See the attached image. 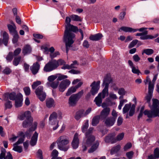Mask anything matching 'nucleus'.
<instances>
[{
	"label": "nucleus",
	"mask_w": 159,
	"mask_h": 159,
	"mask_svg": "<svg viewBox=\"0 0 159 159\" xmlns=\"http://www.w3.org/2000/svg\"><path fill=\"white\" fill-rule=\"evenodd\" d=\"M46 104L48 107L51 108L54 106V100L52 98L47 99L46 100Z\"/></svg>",
	"instance_id": "nucleus-29"
},
{
	"label": "nucleus",
	"mask_w": 159,
	"mask_h": 159,
	"mask_svg": "<svg viewBox=\"0 0 159 159\" xmlns=\"http://www.w3.org/2000/svg\"><path fill=\"white\" fill-rule=\"evenodd\" d=\"M41 84V82L39 81H37L34 82L32 85V89H35L38 86L40 85Z\"/></svg>",
	"instance_id": "nucleus-53"
},
{
	"label": "nucleus",
	"mask_w": 159,
	"mask_h": 159,
	"mask_svg": "<svg viewBox=\"0 0 159 159\" xmlns=\"http://www.w3.org/2000/svg\"><path fill=\"white\" fill-rule=\"evenodd\" d=\"M100 81H98L97 82L93 81L90 85L92 87L90 92L92 95H94L98 93V91L100 88Z\"/></svg>",
	"instance_id": "nucleus-9"
},
{
	"label": "nucleus",
	"mask_w": 159,
	"mask_h": 159,
	"mask_svg": "<svg viewBox=\"0 0 159 159\" xmlns=\"http://www.w3.org/2000/svg\"><path fill=\"white\" fill-rule=\"evenodd\" d=\"M13 35V38L12 39V42L13 43H16L18 41V38H19V35L18 34L17 32L16 33L12 34Z\"/></svg>",
	"instance_id": "nucleus-50"
},
{
	"label": "nucleus",
	"mask_w": 159,
	"mask_h": 159,
	"mask_svg": "<svg viewBox=\"0 0 159 159\" xmlns=\"http://www.w3.org/2000/svg\"><path fill=\"white\" fill-rule=\"evenodd\" d=\"M148 82H149L148 88L149 87V86H150L151 87H152V89L153 90L154 84H152L151 80L149 77L148 76H147L146 80L144 81V82L145 84H146Z\"/></svg>",
	"instance_id": "nucleus-47"
},
{
	"label": "nucleus",
	"mask_w": 159,
	"mask_h": 159,
	"mask_svg": "<svg viewBox=\"0 0 159 159\" xmlns=\"http://www.w3.org/2000/svg\"><path fill=\"white\" fill-rule=\"evenodd\" d=\"M131 106V103L125 104L123 109V113L124 114L127 113L130 109Z\"/></svg>",
	"instance_id": "nucleus-35"
},
{
	"label": "nucleus",
	"mask_w": 159,
	"mask_h": 159,
	"mask_svg": "<svg viewBox=\"0 0 159 159\" xmlns=\"http://www.w3.org/2000/svg\"><path fill=\"white\" fill-rule=\"evenodd\" d=\"M152 102L151 110H146L143 112L144 115H147L149 118L159 117V101L157 99H153Z\"/></svg>",
	"instance_id": "nucleus-2"
},
{
	"label": "nucleus",
	"mask_w": 159,
	"mask_h": 159,
	"mask_svg": "<svg viewBox=\"0 0 159 159\" xmlns=\"http://www.w3.org/2000/svg\"><path fill=\"white\" fill-rule=\"evenodd\" d=\"M71 18L70 17H66L65 21L66 24L65 26V30L63 36V41L66 43L67 53L69 48L72 46V45L74 42L73 39L75 37V35L72 32H75L78 30L77 27L70 24Z\"/></svg>",
	"instance_id": "nucleus-1"
},
{
	"label": "nucleus",
	"mask_w": 159,
	"mask_h": 159,
	"mask_svg": "<svg viewBox=\"0 0 159 159\" xmlns=\"http://www.w3.org/2000/svg\"><path fill=\"white\" fill-rule=\"evenodd\" d=\"M86 140L85 144L87 146H90L95 139V137L93 135L85 136Z\"/></svg>",
	"instance_id": "nucleus-19"
},
{
	"label": "nucleus",
	"mask_w": 159,
	"mask_h": 159,
	"mask_svg": "<svg viewBox=\"0 0 159 159\" xmlns=\"http://www.w3.org/2000/svg\"><path fill=\"white\" fill-rule=\"evenodd\" d=\"M76 88L75 87H72L69 88L66 94V96H69L71 94L75 92L76 90Z\"/></svg>",
	"instance_id": "nucleus-36"
},
{
	"label": "nucleus",
	"mask_w": 159,
	"mask_h": 159,
	"mask_svg": "<svg viewBox=\"0 0 159 159\" xmlns=\"http://www.w3.org/2000/svg\"><path fill=\"white\" fill-rule=\"evenodd\" d=\"M21 51V49L19 48H17L13 52V55L14 56H16L19 55L20 52Z\"/></svg>",
	"instance_id": "nucleus-63"
},
{
	"label": "nucleus",
	"mask_w": 159,
	"mask_h": 159,
	"mask_svg": "<svg viewBox=\"0 0 159 159\" xmlns=\"http://www.w3.org/2000/svg\"><path fill=\"white\" fill-rule=\"evenodd\" d=\"M134 154V153L133 151H130L127 152L126 155L129 159H131L133 156Z\"/></svg>",
	"instance_id": "nucleus-57"
},
{
	"label": "nucleus",
	"mask_w": 159,
	"mask_h": 159,
	"mask_svg": "<svg viewBox=\"0 0 159 159\" xmlns=\"http://www.w3.org/2000/svg\"><path fill=\"white\" fill-rule=\"evenodd\" d=\"M7 27L10 33L12 34L17 32L16 30V27L14 24H13V25H8Z\"/></svg>",
	"instance_id": "nucleus-27"
},
{
	"label": "nucleus",
	"mask_w": 159,
	"mask_h": 159,
	"mask_svg": "<svg viewBox=\"0 0 159 159\" xmlns=\"http://www.w3.org/2000/svg\"><path fill=\"white\" fill-rule=\"evenodd\" d=\"M100 118L99 116H97L94 117L92 121V125L94 126H96L99 122Z\"/></svg>",
	"instance_id": "nucleus-30"
},
{
	"label": "nucleus",
	"mask_w": 159,
	"mask_h": 159,
	"mask_svg": "<svg viewBox=\"0 0 159 159\" xmlns=\"http://www.w3.org/2000/svg\"><path fill=\"white\" fill-rule=\"evenodd\" d=\"M31 115V112L29 111H27L25 112V113L20 115L19 116V119L21 120H23L25 118L26 119L27 117L30 116Z\"/></svg>",
	"instance_id": "nucleus-34"
},
{
	"label": "nucleus",
	"mask_w": 159,
	"mask_h": 159,
	"mask_svg": "<svg viewBox=\"0 0 159 159\" xmlns=\"http://www.w3.org/2000/svg\"><path fill=\"white\" fill-rule=\"evenodd\" d=\"M120 146L118 145L116 146L113 147L111 150V154L112 155L117 152L120 149Z\"/></svg>",
	"instance_id": "nucleus-38"
},
{
	"label": "nucleus",
	"mask_w": 159,
	"mask_h": 159,
	"mask_svg": "<svg viewBox=\"0 0 159 159\" xmlns=\"http://www.w3.org/2000/svg\"><path fill=\"white\" fill-rule=\"evenodd\" d=\"M108 87L107 86H105L104 89L102 90V98H105L106 94H107V95L108 93Z\"/></svg>",
	"instance_id": "nucleus-41"
},
{
	"label": "nucleus",
	"mask_w": 159,
	"mask_h": 159,
	"mask_svg": "<svg viewBox=\"0 0 159 159\" xmlns=\"http://www.w3.org/2000/svg\"><path fill=\"white\" fill-rule=\"evenodd\" d=\"M99 145V142L98 141H96L95 143L91 146V148L88 150L89 153H91L95 151L98 148Z\"/></svg>",
	"instance_id": "nucleus-26"
},
{
	"label": "nucleus",
	"mask_w": 159,
	"mask_h": 159,
	"mask_svg": "<svg viewBox=\"0 0 159 159\" xmlns=\"http://www.w3.org/2000/svg\"><path fill=\"white\" fill-rule=\"evenodd\" d=\"M148 90V94L144 98V100L146 101L145 103H147L149 104V106L150 105V101L152 98V93L153 90L152 89V87L149 86Z\"/></svg>",
	"instance_id": "nucleus-12"
},
{
	"label": "nucleus",
	"mask_w": 159,
	"mask_h": 159,
	"mask_svg": "<svg viewBox=\"0 0 159 159\" xmlns=\"http://www.w3.org/2000/svg\"><path fill=\"white\" fill-rule=\"evenodd\" d=\"M33 119L31 117V115H30V116L27 118L25 120H24L22 124V126L24 128H27L30 126L32 124Z\"/></svg>",
	"instance_id": "nucleus-11"
},
{
	"label": "nucleus",
	"mask_w": 159,
	"mask_h": 159,
	"mask_svg": "<svg viewBox=\"0 0 159 159\" xmlns=\"http://www.w3.org/2000/svg\"><path fill=\"white\" fill-rule=\"evenodd\" d=\"M126 93V91L123 88H120L118 90V93L120 95L124 96L125 94Z\"/></svg>",
	"instance_id": "nucleus-56"
},
{
	"label": "nucleus",
	"mask_w": 159,
	"mask_h": 159,
	"mask_svg": "<svg viewBox=\"0 0 159 159\" xmlns=\"http://www.w3.org/2000/svg\"><path fill=\"white\" fill-rule=\"evenodd\" d=\"M112 81V79L109 75H107L104 77L103 80V85L109 87V84Z\"/></svg>",
	"instance_id": "nucleus-20"
},
{
	"label": "nucleus",
	"mask_w": 159,
	"mask_h": 159,
	"mask_svg": "<svg viewBox=\"0 0 159 159\" xmlns=\"http://www.w3.org/2000/svg\"><path fill=\"white\" fill-rule=\"evenodd\" d=\"M120 29L125 32H134V29L129 27L122 26L120 28Z\"/></svg>",
	"instance_id": "nucleus-42"
},
{
	"label": "nucleus",
	"mask_w": 159,
	"mask_h": 159,
	"mask_svg": "<svg viewBox=\"0 0 159 159\" xmlns=\"http://www.w3.org/2000/svg\"><path fill=\"white\" fill-rule=\"evenodd\" d=\"M67 78L68 76L67 75L60 74L59 75V76L58 77L57 80L58 81Z\"/></svg>",
	"instance_id": "nucleus-58"
},
{
	"label": "nucleus",
	"mask_w": 159,
	"mask_h": 159,
	"mask_svg": "<svg viewBox=\"0 0 159 159\" xmlns=\"http://www.w3.org/2000/svg\"><path fill=\"white\" fill-rule=\"evenodd\" d=\"M40 65L38 61L34 63L32 66H30V69L32 73L34 75L37 74L39 70Z\"/></svg>",
	"instance_id": "nucleus-13"
},
{
	"label": "nucleus",
	"mask_w": 159,
	"mask_h": 159,
	"mask_svg": "<svg viewBox=\"0 0 159 159\" xmlns=\"http://www.w3.org/2000/svg\"><path fill=\"white\" fill-rule=\"evenodd\" d=\"M21 59V57L19 56L17 57H15L13 61V64L15 66H17Z\"/></svg>",
	"instance_id": "nucleus-39"
},
{
	"label": "nucleus",
	"mask_w": 159,
	"mask_h": 159,
	"mask_svg": "<svg viewBox=\"0 0 159 159\" xmlns=\"http://www.w3.org/2000/svg\"><path fill=\"white\" fill-rule=\"evenodd\" d=\"M110 109L109 107H106L104 108L101 112L100 116V118L102 119H104L108 116L110 113Z\"/></svg>",
	"instance_id": "nucleus-18"
},
{
	"label": "nucleus",
	"mask_w": 159,
	"mask_h": 159,
	"mask_svg": "<svg viewBox=\"0 0 159 159\" xmlns=\"http://www.w3.org/2000/svg\"><path fill=\"white\" fill-rule=\"evenodd\" d=\"M58 148L61 150L66 151L69 147L66 145L69 143V140L68 137L65 135L60 137L57 141Z\"/></svg>",
	"instance_id": "nucleus-3"
},
{
	"label": "nucleus",
	"mask_w": 159,
	"mask_h": 159,
	"mask_svg": "<svg viewBox=\"0 0 159 159\" xmlns=\"http://www.w3.org/2000/svg\"><path fill=\"white\" fill-rule=\"evenodd\" d=\"M47 84L48 86H50L53 89H56L59 84V82L57 80H56L52 82H47Z\"/></svg>",
	"instance_id": "nucleus-31"
},
{
	"label": "nucleus",
	"mask_w": 159,
	"mask_h": 159,
	"mask_svg": "<svg viewBox=\"0 0 159 159\" xmlns=\"http://www.w3.org/2000/svg\"><path fill=\"white\" fill-rule=\"evenodd\" d=\"M148 31L145 30L141 33H137L136 35L137 36H141L140 39L142 40H145L148 39H152L155 38L158 36V34H156L154 36L152 35H147Z\"/></svg>",
	"instance_id": "nucleus-8"
},
{
	"label": "nucleus",
	"mask_w": 159,
	"mask_h": 159,
	"mask_svg": "<svg viewBox=\"0 0 159 159\" xmlns=\"http://www.w3.org/2000/svg\"><path fill=\"white\" fill-rule=\"evenodd\" d=\"M23 100L22 95L21 93L17 94L16 99L15 100V106L18 107L21 106Z\"/></svg>",
	"instance_id": "nucleus-16"
},
{
	"label": "nucleus",
	"mask_w": 159,
	"mask_h": 159,
	"mask_svg": "<svg viewBox=\"0 0 159 159\" xmlns=\"http://www.w3.org/2000/svg\"><path fill=\"white\" fill-rule=\"evenodd\" d=\"M55 62L57 65V68L58 66L59 65H63L65 64V62L64 61V60L60 59H59L57 61L55 60H53Z\"/></svg>",
	"instance_id": "nucleus-44"
},
{
	"label": "nucleus",
	"mask_w": 159,
	"mask_h": 159,
	"mask_svg": "<svg viewBox=\"0 0 159 159\" xmlns=\"http://www.w3.org/2000/svg\"><path fill=\"white\" fill-rule=\"evenodd\" d=\"M6 150L3 148H2L1 150V153L0 154V159H4L6 157Z\"/></svg>",
	"instance_id": "nucleus-48"
},
{
	"label": "nucleus",
	"mask_w": 159,
	"mask_h": 159,
	"mask_svg": "<svg viewBox=\"0 0 159 159\" xmlns=\"http://www.w3.org/2000/svg\"><path fill=\"white\" fill-rule=\"evenodd\" d=\"M79 144V139L78 138V134L76 133L75 134L73 141L71 143V145L73 148L74 149H76L78 148Z\"/></svg>",
	"instance_id": "nucleus-14"
},
{
	"label": "nucleus",
	"mask_w": 159,
	"mask_h": 159,
	"mask_svg": "<svg viewBox=\"0 0 159 159\" xmlns=\"http://www.w3.org/2000/svg\"><path fill=\"white\" fill-rule=\"evenodd\" d=\"M124 135V133H122L119 134L117 136L116 138V141H120L122 140L123 138Z\"/></svg>",
	"instance_id": "nucleus-62"
},
{
	"label": "nucleus",
	"mask_w": 159,
	"mask_h": 159,
	"mask_svg": "<svg viewBox=\"0 0 159 159\" xmlns=\"http://www.w3.org/2000/svg\"><path fill=\"white\" fill-rule=\"evenodd\" d=\"M9 35L6 32H4L3 34V43L5 45L7 46L9 40Z\"/></svg>",
	"instance_id": "nucleus-32"
},
{
	"label": "nucleus",
	"mask_w": 159,
	"mask_h": 159,
	"mask_svg": "<svg viewBox=\"0 0 159 159\" xmlns=\"http://www.w3.org/2000/svg\"><path fill=\"white\" fill-rule=\"evenodd\" d=\"M38 135V134L36 132H35L33 135L30 142V145L31 146H34L36 144L37 141Z\"/></svg>",
	"instance_id": "nucleus-21"
},
{
	"label": "nucleus",
	"mask_w": 159,
	"mask_h": 159,
	"mask_svg": "<svg viewBox=\"0 0 159 159\" xmlns=\"http://www.w3.org/2000/svg\"><path fill=\"white\" fill-rule=\"evenodd\" d=\"M115 134H109L105 139V141L107 143L111 142L112 143L116 142V140L115 138Z\"/></svg>",
	"instance_id": "nucleus-17"
},
{
	"label": "nucleus",
	"mask_w": 159,
	"mask_h": 159,
	"mask_svg": "<svg viewBox=\"0 0 159 159\" xmlns=\"http://www.w3.org/2000/svg\"><path fill=\"white\" fill-rule=\"evenodd\" d=\"M154 52V51L152 49H144L142 53V55L144 53L148 55H150L152 54Z\"/></svg>",
	"instance_id": "nucleus-40"
},
{
	"label": "nucleus",
	"mask_w": 159,
	"mask_h": 159,
	"mask_svg": "<svg viewBox=\"0 0 159 159\" xmlns=\"http://www.w3.org/2000/svg\"><path fill=\"white\" fill-rule=\"evenodd\" d=\"M35 93L40 101L43 102L45 100L46 95V93L43 91V86H39L36 89Z\"/></svg>",
	"instance_id": "nucleus-6"
},
{
	"label": "nucleus",
	"mask_w": 159,
	"mask_h": 159,
	"mask_svg": "<svg viewBox=\"0 0 159 159\" xmlns=\"http://www.w3.org/2000/svg\"><path fill=\"white\" fill-rule=\"evenodd\" d=\"M84 110H80L77 111L75 117V118L77 120H79L84 115Z\"/></svg>",
	"instance_id": "nucleus-33"
},
{
	"label": "nucleus",
	"mask_w": 159,
	"mask_h": 159,
	"mask_svg": "<svg viewBox=\"0 0 159 159\" xmlns=\"http://www.w3.org/2000/svg\"><path fill=\"white\" fill-rule=\"evenodd\" d=\"M5 110H7V109L11 108L12 106V104L11 102L10 101H8L5 103Z\"/></svg>",
	"instance_id": "nucleus-49"
},
{
	"label": "nucleus",
	"mask_w": 159,
	"mask_h": 159,
	"mask_svg": "<svg viewBox=\"0 0 159 159\" xmlns=\"http://www.w3.org/2000/svg\"><path fill=\"white\" fill-rule=\"evenodd\" d=\"M70 17L73 20L75 21H81L80 17L77 15H72L70 16Z\"/></svg>",
	"instance_id": "nucleus-43"
},
{
	"label": "nucleus",
	"mask_w": 159,
	"mask_h": 159,
	"mask_svg": "<svg viewBox=\"0 0 159 159\" xmlns=\"http://www.w3.org/2000/svg\"><path fill=\"white\" fill-rule=\"evenodd\" d=\"M57 78V77L54 75H52L49 76L48 77V80L49 81L48 82L51 83L52 82L54 81Z\"/></svg>",
	"instance_id": "nucleus-59"
},
{
	"label": "nucleus",
	"mask_w": 159,
	"mask_h": 159,
	"mask_svg": "<svg viewBox=\"0 0 159 159\" xmlns=\"http://www.w3.org/2000/svg\"><path fill=\"white\" fill-rule=\"evenodd\" d=\"M37 123L35 122L34 123L33 125H32V126L29 129V131H26L25 134V136H29L30 134V131H34L37 128Z\"/></svg>",
	"instance_id": "nucleus-28"
},
{
	"label": "nucleus",
	"mask_w": 159,
	"mask_h": 159,
	"mask_svg": "<svg viewBox=\"0 0 159 159\" xmlns=\"http://www.w3.org/2000/svg\"><path fill=\"white\" fill-rule=\"evenodd\" d=\"M5 98L4 99V101H7L8 98H6L7 97H8L9 99L10 100H15L16 99V97L17 95L16 94V93L14 92H12L10 93L8 96L7 94H5Z\"/></svg>",
	"instance_id": "nucleus-24"
},
{
	"label": "nucleus",
	"mask_w": 159,
	"mask_h": 159,
	"mask_svg": "<svg viewBox=\"0 0 159 159\" xmlns=\"http://www.w3.org/2000/svg\"><path fill=\"white\" fill-rule=\"evenodd\" d=\"M57 66L56 63L53 60H52L45 64L43 70L46 72H51L57 69Z\"/></svg>",
	"instance_id": "nucleus-7"
},
{
	"label": "nucleus",
	"mask_w": 159,
	"mask_h": 159,
	"mask_svg": "<svg viewBox=\"0 0 159 159\" xmlns=\"http://www.w3.org/2000/svg\"><path fill=\"white\" fill-rule=\"evenodd\" d=\"M13 148L12 150L18 152L20 153L22 152L23 149L22 147L21 146H18V145H13Z\"/></svg>",
	"instance_id": "nucleus-37"
},
{
	"label": "nucleus",
	"mask_w": 159,
	"mask_h": 159,
	"mask_svg": "<svg viewBox=\"0 0 159 159\" xmlns=\"http://www.w3.org/2000/svg\"><path fill=\"white\" fill-rule=\"evenodd\" d=\"M89 127V121L86 120V122L82 127V131L84 133L87 130V129Z\"/></svg>",
	"instance_id": "nucleus-45"
},
{
	"label": "nucleus",
	"mask_w": 159,
	"mask_h": 159,
	"mask_svg": "<svg viewBox=\"0 0 159 159\" xmlns=\"http://www.w3.org/2000/svg\"><path fill=\"white\" fill-rule=\"evenodd\" d=\"M102 93H100L95 99L94 101L95 102L96 105L98 107H100L101 105L102 102Z\"/></svg>",
	"instance_id": "nucleus-23"
},
{
	"label": "nucleus",
	"mask_w": 159,
	"mask_h": 159,
	"mask_svg": "<svg viewBox=\"0 0 159 159\" xmlns=\"http://www.w3.org/2000/svg\"><path fill=\"white\" fill-rule=\"evenodd\" d=\"M83 94V90H82L77 93L72 94L69 97L68 100V103L69 106L72 107L75 106Z\"/></svg>",
	"instance_id": "nucleus-4"
},
{
	"label": "nucleus",
	"mask_w": 159,
	"mask_h": 159,
	"mask_svg": "<svg viewBox=\"0 0 159 159\" xmlns=\"http://www.w3.org/2000/svg\"><path fill=\"white\" fill-rule=\"evenodd\" d=\"M14 55L12 52H9L8 54L7 55V57H6V59L8 61H11L13 58Z\"/></svg>",
	"instance_id": "nucleus-46"
},
{
	"label": "nucleus",
	"mask_w": 159,
	"mask_h": 159,
	"mask_svg": "<svg viewBox=\"0 0 159 159\" xmlns=\"http://www.w3.org/2000/svg\"><path fill=\"white\" fill-rule=\"evenodd\" d=\"M93 128L90 127L87 131V132L85 133V136H89L92 135H91V134L93 132Z\"/></svg>",
	"instance_id": "nucleus-60"
},
{
	"label": "nucleus",
	"mask_w": 159,
	"mask_h": 159,
	"mask_svg": "<svg viewBox=\"0 0 159 159\" xmlns=\"http://www.w3.org/2000/svg\"><path fill=\"white\" fill-rule=\"evenodd\" d=\"M24 91L26 96H29L30 94V89L29 87H25L23 88Z\"/></svg>",
	"instance_id": "nucleus-52"
},
{
	"label": "nucleus",
	"mask_w": 159,
	"mask_h": 159,
	"mask_svg": "<svg viewBox=\"0 0 159 159\" xmlns=\"http://www.w3.org/2000/svg\"><path fill=\"white\" fill-rule=\"evenodd\" d=\"M102 35L101 34L98 33L95 35H91L89 37V39L93 41H97L100 39Z\"/></svg>",
	"instance_id": "nucleus-25"
},
{
	"label": "nucleus",
	"mask_w": 159,
	"mask_h": 159,
	"mask_svg": "<svg viewBox=\"0 0 159 159\" xmlns=\"http://www.w3.org/2000/svg\"><path fill=\"white\" fill-rule=\"evenodd\" d=\"M138 40L137 39H134L131 42L129 46V48H131L133 47L135 45H136L138 42Z\"/></svg>",
	"instance_id": "nucleus-54"
},
{
	"label": "nucleus",
	"mask_w": 159,
	"mask_h": 159,
	"mask_svg": "<svg viewBox=\"0 0 159 159\" xmlns=\"http://www.w3.org/2000/svg\"><path fill=\"white\" fill-rule=\"evenodd\" d=\"M61 113L59 112L57 114L55 112H53L50 115L49 117V123L52 125H54L57 123V125L55 127L53 128V130H56L58 127V121L57 120V117H58L59 119H61L62 118Z\"/></svg>",
	"instance_id": "nucleus-5"
},
{
	"label": "nucleus",
	"mask_w": 159,
	"mask_h": 159,
	"mask_svg": "<svg viewBox=\"0 0 159 159\" xmlns=\"http://www.w3.org/2000/svg\"><path fill=\"white\" fill-rule=\"evenodd\" d=\"M42 153V151L41 149H39L38 150L37 152V156L40 159H43Z\"/></svg>",
	"instance_id": "nucleus-64"
},
{
	"label": "nucleus",
	"mask_w": 159,
	"mask_h": 159,
	"mask_svg": "<svg viewBox=\"0 0 159 159\" xmlns=\"http://www.w3.org/2000/svg\"><path fill=\"white\" fill-rule=\"evenodd\" d=\"M115 121L116 120L114 118L110 116L107 118L104 121L105 125L108 127L113 126Z\"/></svg>",
	"instance_id": "nucleus-15"
},
{
	"label": "nucleus",
	"mask_w": 159,
	"mask_h": 159,
	"mask_svg": "<svg viewBox=\"0 0 159 159\" xmlns=\"http://www.w3.org/2000/svg\"><path fill=\"white\" fill-rule=\"evenodd\" d=\"M154 155L153 157H154V159L158 158L159 157V148H156L154 150Z\"/></svg>",
	"instance_id": "nucleus-51"
},
{
	"label": "nucleus",
	"mask_w": 159,
	"mask_h": 159,
	"mask_svg": "<svg viewBox=\"0 0 159 159\" xmlns=\"http://www.w3.org/2000/svg\"><path fill=\"white\" fill-rule=\"evenodd\" d=\"M70 84V81L68 79H65L61 81L59 86V90L61 92H63Z\"/></svg>",
	"instance_id": "nucleus-10"
},
{
	"label": "nucleus",
	"mask_w": 159,
	"mask_h": 159,
	"mask_svg": "<svg viewBox=\"0 0 159 159\" xmlns=\"http://www.w3.org/2000/svg\"><path fill=\"white\" fill-rule=\"evenodd\" d=\"M24 140V137H22L19 138L17 141L13 144H14V145H18L23 143Z\"/></svg>",
	"instance_id": "nucleus-61"
},
{
	"label": "nucleus",
	"mask_w": 159,
	"mask_h": 159,
	"mask_svg": "<svg viewBox=\"0 0 159 159\" xmlns=\"http://www.w3.org/2000/svg\"><path fill=\"white\" fill-rule=\"evenodd\" d=\"M127 101L126 99H121L120 101V104L118 107V108L120 110L121 109L124 103L126 102Z\"/></svg>",
	"instance_id": "nucleus-55"
},
{
	"label": "nucleus",
	"mask_w": 159,
	"mask_h": 159,
	"mask_svg": "<svg viewBox=\"0 0 159 159\" xmlns=\"http://www.w3.org/2000/svg\"><path fill=\"white\" fill-rule=\"evenodd\" d=\"M32 51V48L30 45L27 44L25 45L23 49L22 52L24 55L30 53Z\"/></svg>",
	"instance_id": "nucleus-22"
}]
</instances>
